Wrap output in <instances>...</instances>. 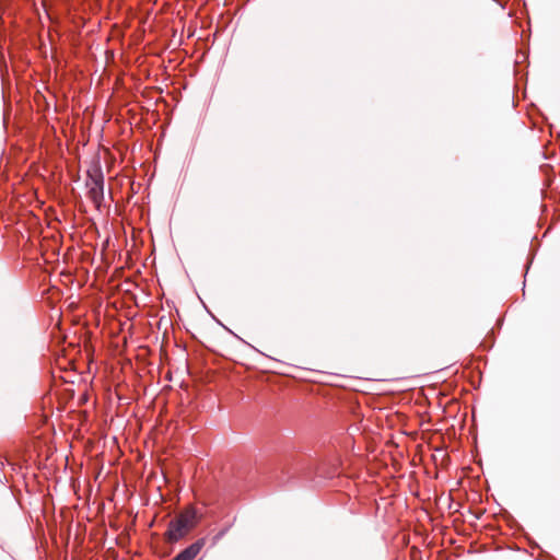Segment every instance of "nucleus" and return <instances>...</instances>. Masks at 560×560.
<instances>
[{"label":"nucleus","instance_id":"nucleus-1","mask_svg":"<svg viewBox=\"0 0 560 560\" xmlns=\"http://www.w3.org/2000/svg\"><path fill=\"white\" fill-rule=\"evenodd\" d=\"M196 524V512L194 510H187L179 514L175 520L170 522L168 529L166 532L167 539L170 541H177L186 535Z\"/></svg>","mask_w":560,"mask_h":560},{"label":"nucleus","instance_id":"nucleus-2","mask_svg":"<svg viewBox=\"0 0 560 560\" xmlns=\"http://www.w3.org/2000/svg\"><path fill=\"white\" fill-rule=\"evenodd\" d=\"M86 187L88 197L100 207L104 199V176L100 167L88 171Z\"/></svg>","mask_w":560,"mask_h":560},{"label":"nucleus","instance_id":"nucleus-3","mask_svg":"<svg viewBox=\"0 0 560 560\" xmlns=\"http://www.w3.org/2000/svg\"><path fill=\"white\" fill-rule=\"evenodd\" d=\"M205 546V539H198L183 551H180L177 556H175L172 560H194L201 549Z\"/></svg>","mask_w":560,"mask_h":560}]
</instances>
